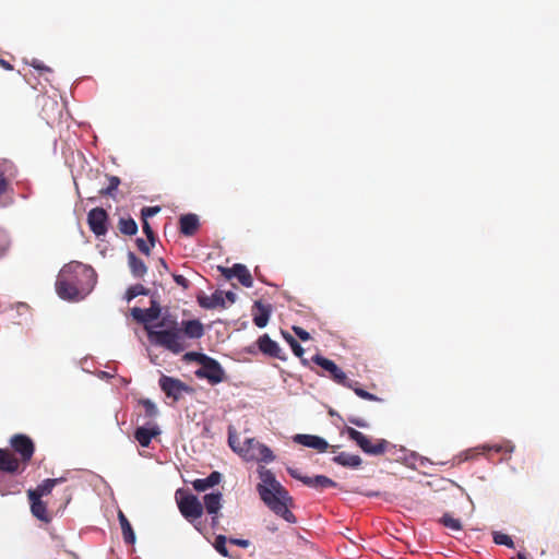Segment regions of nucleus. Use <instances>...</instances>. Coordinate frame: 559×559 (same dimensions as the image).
Instances as JSON below:
<instances>
[{
	"label": "nucleus",
	"mask_w": 559,
	"mask_h": 559,
	"mask_svg": "<svg viewBox=\"0 0 559 559\" xmlns=\"http://www.w3.org/2000/svg\"><path fill=\"white\" fill-rule=\"evenodd\" d=\"M204 335V326L201 321L185 320L180 324L173 321L170 329L148 331V338L157 345L165 347L174 354L185 350L183 338L199 340Z\"/></svg>",
	"instance_id": "3"
},
{
	"label": "nucleus",
	"mask_w": 559,
	"mask_h": 559,
	"mask_svg": "<svg viewBox=\"0 0 559 559\" xmlns=\"http://www.w3.org/2000/svg\"><path fill=\"white\" fill-rule=\"evenodd\" d=\"M118 520L122 531V537L126 544L133 545L135 543V534L133 528L122 511L118 512Z\"/></svg>",
	"instance_id": "28"
},
{
	"label": "nucleus",
	"mask_w": 559,
	"mask_h": 559,
	"mask_svg": "<svg viewBox=\"0 0 559 559\" xmlns=\"http://www.w3.org/2000/svg\"><path fill=\"white\" fill-rule=\"evenodd\" d=\"M180 490L176 492L177 503L182 516L190 523H194L195 520L200 519L203 514V506L194 495H186L178 498Z\"/></svg>",
	"instance_id": "7"
},
{
	"label": "nucleus",
	"mask_w": 559,
	"mask_h": 559,
	"mask_svg": "<svg viewBox=\"0 0 559 559\" xmlns=\"http://www.w3.org/2000/svg\"><path fill=\"white\" fill-rule=\"evenodd\" d=\"M195 377L206 379L212 385L226 380V373L221 364L209 356H202L201 367L195 371Z\"/></svg>",
	"instance_id": "5"
},
{
	"label": "nucleus",
	"mask_w": 559,
	"mask_h": 559,
	"mask_svg": "<svg viewBox=\"0 0 559 559\" xmlns=\"http://www.w3.org/2000/svg\"><path fill=\"white\" fill-rule=\"evenodd\" d=\"M158 384L166 396L171 397L175 402L179 401L183 393L192 391L191 388L181 380L165 374L159 378Z\"/></svg>",
	"instance_id": "10"
},
{
	"label": "nucleus",
	"mask_w": 559,
	"mask_h": 559,
	"mask_svg": "<svg viewBox=\"0 0 559 559\" xmlns=\"http://www.w3.org/2000/svg\"><path fill=\"white\" fill-rule=\"evenodd\" d=\"M228 300V302L234 304L236 301V294L233 292L224 293V301Z\"/></svg>",
	"instance_id": "52"
},
{
	"label": "nucleus",
	"mask_w": 559,
	"mask_h": 559,
	"mask_svg": "<svg viewBox=\"0 0 559 559\" xmlns=\"http://www.w3.org/2000/svg\"><path fill=\"white\" fill-rule=\"evenodd\" d=\"M87 224L96 237L105 236L108 231V214L103 207H94L87 214Z\"/></svg>",
	"instance_id": "12"
},
{
	"label": "nucleus",
	"mask_w": 559,
	"mask_h": 559,
	"mask_svg": "<svg viewBox=\"0 0 559 559\" xmlns=\"http://www.w3.org/2000/svg\"><path fill=\"white\" fill-rule=\"evenodd\" d=\"M204 508L209 514H212V525L215 526L217 524V513L222 508V493L221 492H212L207 493L203 498Z\"/></svg>",
	"instance_id": "20"
},
{
	"label": "nucleus",
	"mask_w": 559,
	"mask_h": 559,
	"mask_svg": "<svg viewBox=\"0 0 559 559\" xmlns=\"http://www.w3.org/2000/svg\"><path fill=\"white\" fill-rule=\"evenodd\" d=\"M29 66L33 67L34 69L40 71V72H48V73H51L52 70L45 66L40 60L38 59H33L31 62H29Z\"/></svg>",
	"instance_id": "43"
},
{
	"label": "nucleus",
	"mask_w": 559,
	"mask_h": 559,
	"mask_svg": "<svg viewBox=\"0 0 559 559\" xmlns=\"http://www.w3.org/2000/svg\"><path fill=\"white\" fill-rule=\"evenodd\" d=\"M513 445L511 443H507V444H485L483 447H480V449L483 450V452L485 451H495L497 453H500V452H512L513 451ZM476 450H479V448H477Z\"/></svg>",
	"instance_id": "36"
},
{
	"label": "nucleus",
	"mask_w": 559,
	"mask_h": 559,
	"mask_svg": "<svg viewBox=\"0 0 559 559\" xmlns=\"http://www.w3.org/2000/svg\"><path fill=\"white\" fill-rule=\"evenodd\" d=\"M31 502V511L35 518L38 520L49 523L51 521V516L47 511L46 503L41 501V498L28 497Z\"/></svg>",
	"instance_id": "24"
},
{
	"label": "nucleus",
	"mask_w": 559,
	"mask_h": 559,
	"mask_svg": "<svg viewBox=\"0 0 559 559\" xmlns=\"http://www.w3.org/2000/svg\"><path fill=\"white\" fill-rule=\"evenodd\" d=\"M64 480L63 477H60V478H48V479H45L41 484H39L35 489H29L27 491V496L28 497H37V498H41L44 496H47L49 495L53 487L57 485V484H60Z\"/></svg>",
	"instance_id": "23"
},
{
	"label": "nucleus",
	"mask_w": 559,
	"mask_h": 559,
	"mask_svg": "<svg viewBox=\"0 0 559 559\" xmlns=\"http://www.w3.org/2000/svg\"><path fill=\"white\" fill-rule=\"evenodd\" d=\"M258 450V455H251V461L270 463L274 460L272 450L265 444H262Z\"/></svg>",
	"instance_id": "31"
},
{
	"label": "nucleus",
	"mask_w": 559,
	"mask_h": 559,
	"mask_svg": "<svg viewBox=\"0 0 559 559\" xmlns=\"http://www.w3.org/2000/svg\"><path fill=\"white\" fill-rule=\"evenodd\" d=\"M222 273L227 280H230L231 277H237L238 281L245 286V287H252L253 285V278L248 271V269L243 264H234L233 267H219Z\"/></svg>",
	"instance_id": "16"
},
{
	"label": "nucleus",
	"mask_w": 559,
	"mask_h": 559,
	"mask_svg": "<svg viewBox=\"0 0 559 559\" xmlns=\"http://www.w3.org/2000/svg\"><path fill=\"white\" fill-rule=\"evenodd\" d=\"M198 304L204 309L225 308L224 292L216 290L211 296L200 295L198 296Z\"/></svg>",
	"instance_id": "21"
},
{
	"label": "nucleus",
	"mask_w": 559,
	"mask_h": 559,
	"mask_svg": "<svg viewBox=\"0 0 559 559\" xmlns=\"http://www.w3.org/2000/svg\"><path fill=\"white\" fill-rule=\"evenodd\" d=\"M222 480V474L219 472H212L206 478L194 479L191 484L194 490L202 492L216 485Z\"/></svg>",
	"instance_id": "22"
},
{
	"label": "nucleus",
	"mask_w": 559,
	"mask_h": 559,
	"mask_svg": "<svg viewBox=\"0 0 559 559\" xmlns=\"http://www.w3.org/2000/svg\"><path fill=\"white\" fill-rule=\"evenodd\" d=\"M10 444L13 451L20 455L21 467L26 466V464L32 460L35 452V444L33 440L22 433H17L11 437Z\"/></svg>",
	"instance_id": "8"
},
{
	"label": "nucleus",
	"mask_w": 559,
	"mask_h": 559,
	"mask_svg": "<svg viewBox=\"0 0 559 559\" xmlns=\"http://www.w3.org/2000/svg\"><path fill=\"white\" fill-rule=\"evenodd\" d=\"M195 530L201 531L199 524H194Z\"/></svg>",
	"instance_id": "57"
},
{
	"label": "nucleus",
	"mask_w": 559,
	"mask_h": 559,
	"mask_svg": "<svg viewBox=\"0 0 559 559\" xmlns=\"http://www.w3.org/2000/svg\"><path fill=\"white\" fill-rule=\"evenodd\" d=\"M348 421L357 427H360V428H367L368 427V424L366 420H364L362 418H358V417H349L348 418Z\"/></svg>",
	"instance_id": "49"
},
{
	"label": "nucleus",
	"mask_w": 559,
	"mask_h": 559,
	"mask_svg": "<svg viewBox=\"0 0 559 559\" xmlns=\"http://www.w3.org/2000/svg\"><path fill=\"white\" fill-rule=\"evenodd\" d=\"M226 542H227V538L224 535H218L215 538L214 547L219 555H222L224 557H229V552L226 547Z\"/></svg>",
	"instance_id": "37"
},
{
	"label": "nucleus",
	"mask_w": 559,
	"mask_h": 559,
	"mask_svg": "<svg viewBox=\"0 0 559 559\" xmlns=\"http://www.w3.org/2000/svg\"><path fill=\"white\" fill-rule=\"evenodd\" d=\"M345 432L347 433L348 438L355 441L357 445L367 454L381 455L388 449L389 442L385 439H378L374 443H372L367 436L352 427H346Z\"/></svg>",
	"instance_id": "4"
},
{
	"label": "nucleus",
	"mask_w": 559,
	"mask_h": 559,
	"mask_svg": "<svg viewBox=\"0 0 559 559\" xmlns=\"http://www.w3.org/2000/svg\"><path fill=\"white\" fill-rule=\"evenodd\" d=\"M258 347L264 355L277 358L280 360H286V355L280 345L273 341L267 334H263L257 341Z\"/></svg>",
	"instance_id": "15"
},
{
	"label": "nucleus",
	"mask_w": 559,
	"mask_h": 559,
	"mask_svg": "<svg viewBox=\"0 0 559 559\" xmlns=\"http://www.w3.org/2000/svg\"><path fill=\"white\" fill-rule=\"evenodd\" d=\"M180 233L185 236H192L199 228V219L195 214L182 215L179 219Z\"/></svg>",
	"instance_id": "26"
},
{
	"label": "nucleus",
	"mask_w": 559,
	"mask_h": 559,
	"mask_svg": "<svg viewBox=\"0 0 559 559\" xmlns=\"http://www.w3.org/2000/svg\"><path fill=\"white\" fill-rule=\"evenodd\" d=\"M118 228L121 234L132 236L138 231V225L135 221L131 217L129 218H120L118 223Z\"/></svg>",
	"instance_id": "30"
},
{
	"label": "nucleus",
	"mask_w": 559,
	"mask_h": 559,
	"mask_svg": "<svg viewBox=\"0 0 559 559\" xmlns=\"http://www.w3.org/2000/svg\"><path fill=\"white\" fill-rule=\"evenodd\" d=\"M259 478L261 481L257 485V491L264 504L288 523H296V516L289 510V507L293 504V498L276 479L273 472L265 467H260Z\"/></svg>",
	"instance_id": "2"
},
{
	"label": "nucleus",
	"mask_w": 559,
	"mask_h": 559,
	"mask_svg": "<svg viewBox=\"0 0 559 559\" xmlns=\"http://www.w3.org/2000/svg\"><path fill=\"white\" fill-rule=\"evenodd\" d=\"M131 316L136 322L142 323V324H147L148 322H152L159 318V316H160L159 304L156 300H151V307L147 309H141V308L134 307L131 309ZM145 329L147 330V332L150 331L147 325H145Z\"/></svg>",
	"instance_id": "14"
},
{
	"label": "nucleus",
	"mask_w": 559,
	"mask_h": 559,
	"mask_svg": "<svg viewBox=\"0 0 559 559\" xmlns=\"http://www.w3.org/2000/svg\"><path fill=\"white\" fill-rule=\"evenodd\" d=\"M19 491H20V489H19V484L17 483H13L10 488H1L0 487V493L1 495L15 493V492H19Z\"/></svg>",
	"instance_id": "50"
},
{
	"label": "nucleus",
	"mask_w": 559,
	"mask_h": 559,
	"mask_svg": "<svg viewBox=\"0 0 559 559\" xmlns=\"http://www.w3.org/2000/svg\"><path fill=\"white\" fill-rule=\"evenodd\" d=\"M294 441L304 447L316 449L319 452H325L330 448L323 438L314 435H296Z\"/></svg>",
	"instance_id": "18"
},
{
	"label": "nucleus",
	"mask_w": 559,
	"mask_h": 559,
	"mask_svg": "<svg viewBox=\"0 0 559 559\" xmlns=\"http://www.w3.org/2000/svg\"><path fill=\"white\" fill-rule=\"evenodd\" d=\"M440 523L451 531H461L463 528L462 523L459 519L445 513L440 519Z\"/></svg>",
	"instance_id": "32"
},
{
	"label": "nucleus",
	"mask_w": 559,
	"mask_h": 559,
	"mask_svg": "<svg viewBox=\"0 0 559 559\" xmlns=\"http://www.w3.org/2000/svg\"><path fill=\"white\" fill-rule=\"evenodd\" d=\"M312 361L328 372L321 373V376H328L335 383L346 388H353V381L349 380L346 373L331 359L323 357L322 355H314Z\"/></svg>",
	"instance_id": "6"
},
{
	"label": "nucleus",
	"mask_w": 559,
	"mask_h": 559,
	"mask_svg": "<svg viewBox=\"0 0 559 559\" xmlns=\"http://www.w3.org/2000/svg\"><path fill=\"white\" fill-rule=\"evenodd\" d=\"M331 448H332V452H335L336 447L332 445Z\"/></svg>",
	"instance_id": "58"
},
{
	"label": "nucleus",
	"mask_w": 559,
	"mask_h": 559,
	"mask_svg": "<svg viewBox=\"0 0 559 559\" xmlns=\"http://www.w3.org/2000/svg\"><path fill=\"white\" fill-rule=\"evenodd\" d=\"M148 289H146L141 284H135L133 286H130L126 293V298L128 301L132 300L133 298L140 296V295H147Z\"/></svg>",
	"instance_id": "34"
},
{
	"label": "nucleus",
	"mask_w": 559,
	"mask_h": 559,
	"mask_svg": "<svg viewBox=\"0 0 559 559\" xmlns=\"http://www.w3.org/2000/svg\"><path fill=\"white\" fill-rule=\"evenodd\" d=\"M142 228H143V231L146 235L147 240L151 243V246H154L155 245V234H154L148 221H142Z\"/></svg>",
	"instance_id": "42"
},
{
	"label": "nucleus",
	"mask_w": 559,
	"mask_h": 559,
	"mask_svg": "<svg viewBox=\"0 0 559 559\" xmlns=\"http://www.w3.org/2000/svg\"><path fill=\"white\" fill-rule=\"evenodd\" d=\"M202 356H206L205 354H201V353H195V352H190V353H187L185 355V358L187 360H194V361H198L199 364L202 362Z\"/></svg>",
	"instance_id": "47"
},
{
	"label": "nucleus",
	"mask_w": 559,
	"mask_h": 559,
	"mask_svg": "<svg viewBox=\"0 0 559 559\" xmlns=\"http://www.w3.org/2000/svg\"><path fill=\"white\" fill-rule=\"evenodd\" d=\"M228 443L230 448L241 454L246 460H251V455H258L259 448L263 444L254 438H245L242 442L238 441V437L229 432Z\"/></svg>",
	"instance_id": "11"
},
{
	"label": "nucleus",
	"mask_w": 559,
	"mask_h": 559,
	"mask_svg": "<svg viewBox=\"0 0 559 559\" xmlns=\"http://www.w3.org/2000/svg\"><path fill=\"white\" fill-rule=\"evenodd\" d=\"M0 67L3 68L7 71L13 70V66L9 61H7V60H4L2 58H0Z\"/></svg>",
	"instance_id": "54"
},
{
	"label": "nucleus",
	"mask_w": 559,
	"mask_h": 559,
	"mask_svg": "<svg viewBox=\"0 0 559 559\" xmlns=\"http://www.w3.org/2000/svg\"><path fill=\"white\" fill-rule=\"evenodd\" d=\"M358 382L353 381V388H350L359 397L368 401H378L379 399L372 394L367 392L366 390L357 386Z\"/></svg>",
	"instance_id": "40"
},
{
	"label": "nucleus",
	"mask_w": 559,
	"mask_h": 559,
	"mask_svg": "<svg viewBox=\"0 0 559 559\" xmlns=\"http://www.w3.org/2000/svg\"><path fill=\"white\" fill-rule=\"evenodd\" d=\"M160 211L159 206H144L141 210V218L142 221H147L148 217L156 215Z\"/></svg>",
	"instance_id": "41"
},
{
	"label": "nucleus",
	"mask_w": 559,
	"mask_h": 559,
	"mask_svg": "<svg viewBox=\"0 0 559 559\" xmlns=\"http://www.w3.org/2000/svg\"><path fill=\"white\" fill-rule=\"evenodd\" d=\"M271 305H265L262 301H254L252 307L253 322L258 328H264L271 316Z\"/></svg>",
	"instance_id": "19"
},
{
	"label": "nucleus",
	"mask_w": 559,
	"mask_h": 559,
	"mask_svg": "<svg viewBox=\"0 0 559 559\" xmlns=\"http://www.w3.org/2000/svg\"><path fill=\"white\" fill-rule=\"evenodd\" d=\"M140 403L144 407L145 415L147 417L154 418L157 416L158 409H157L156 405L151 400L145 399V400H142Z\"/></svg>",
	"instance_id": "38"
},
{
	"label": "nucleus",
	"mask_w": 559,
	"mask_h": 559,
	"mask_svg": "<svg viewBox=\"0 0 559 559\" xmlns=\"http://www.w3.org/2000/svg\"><path fill=\"white\" fill-rule=\"evenodd\" d=\"M71 556L73 557V559H79L78 555L71 552Z\"/></svg>",
	"instance_id": "56"
},
{
	"label": "nucleus",
	"mask_w": 559,
	"mask_h": 559,
	"mask_svg": "<svg viewBox=\"0 0 559 559\" xmlns=\"http://www.w3.org/2000/svg\"><path fill=\"white\" fill-rule=\"evenodd\" d=\"M95 284L96 273L92 266L71 261L59 271L55 287L61 299L79 301L93 290Z\"/></svg>",
	"instance_id": "1"
},
{
	"label": "nucleus",
	"mask_w": 559,
	"mask_h": 559,
	"mask_svg": "<svg viewBox=\"0 0 559 559\" xmlns=\"http://www.w3.org/2000/svg\"><path fill=\"white\" fill-rule=\"evenodd\" d=\"M293 331L301 341L310 340V334L300 326H293Z\"/></svg>",
	"instance_id": "46"
},
{
	"label": "nucleus",
	"mask_w": 559,
	"mask_h": 559,
	"mask_svg": "<svg viewBox=\"0 0 559 559\" xmlns=\"http://www.w3.org/2000/svg\"><path fill=\"white\" fill-rule=\"evenodd\" d=\"M516 558H518V559H527V558H526V556H525L524 554H521V552H519V554L516 555Z\"/></svg>",
	"instance_id": "55"
},
{
	"label": "nucleus",
	"mask_w": 559,
	"mask_h": 559,
	"mask_svg": "<svg viewBox=\"0 0 559 559\" xmlns=\"http://www.w3.org/2000/svg\"><path fill=\"white\" fill-rule=\"evenodd\" d=\"M128 264L132 275L136 278L143 277L147 272V267L143 260L138 258L133 252L128 253Z\"/></svg>",
	"instance_id": "27"
},
{
	"label": "nucleus",
	"mask_w": 559,
	"mask_h": 559,
	"mask_svg": "<svg viewBox=\"0 0 559 559\" xmlns=\"http://www.w3.org/2000/svg\"><path fill=\"white\" fill-rule=\"evenodd\" d=\"M228 542L231 545H236L242 548H247L250 546V542L248 539H241V538H229Z\"/></svg>",
	"instance_id": "48"
},
{
	"label": "nucleus",
	"mask_w": 559,
	"mask_h": 559,
	"mask_svg": "<svg viewBox=\"0 0 559 559\" xmlns=\"http://www.w3.org/2000/svg\"><path fill=\"white\" fill-rule=\"evenodd\" d=\"M109 185L99 190L100 195H112L120 185V178L117 176H107Z\"/></svg>",
	"instance_id": "33"
},
{
	"label": "nucleus",
	"mask_w": 559,
	"mask_h": 559,
	"mask_svg": "<svg viewBox=\"0 0 559 559\" xmlns=\"http://www.w3.org/2000/svg\"><path fill=\"white\" fill-rule=\"evenodd\" d=\"M157 267H158V272L159 273H162L163 271H168V265H167L166 261L163 258L158 259V266Z\"/></svg>",
	"instance_id": "53"
},
{
	"label": "nucleus",
	"mask_w": 559,
	"mask_h": 559,
	"mask_svg": "<svg viewBox=\"0 0 559 559\" xmlns=\"http://www.w3.org/2000/svg\"><path fill=\"white\" fill-rule=\"evenodd\" d=\"M287 472L293 478L300 480L305 486L314 488L320 491L328 489V488H336L337 487L336 481H334L333 479H331L330 477L324 476V475H316L313 477L304 476L299 472V469L292 468V467H287Z\"/></svg>",
	"instance_id": "9"
},
{
	"label": "nucleus",
	"mask_w": 559,
	"mask_h": 559,
	"mask_svg": "<svg viewBox=\"0 0 559 559\" xmlns=\"http://www.w3.org/2000/svg\"><path fill=\"white\" fill-rule=\"evenodd\" d=\"M173 321H177L176 319H169L167 317L163 318L162 321L157 323V326H166L167 329H170Z\"/></svg>",
	"instance_id": "51"
},
{
	"label": "nucleus",
	"mask_w": 559,
	"mask_h": 559,
	"mask_svg": "<svg viewBox=\"0 0 559 559\" xmlns=\"http://www.w3.org/2000/svg\"><path fill=\"white\" fill-rule=\"evenodd\" d=\"M492 538H493L495 544H497V545H503L509 548H514V543H513L512 538L507 534H503L501 532H493Z\"/></svg>",
	"instance_id": "35"
},
{
	"label": "nucleus",
	"mask_w": 559,
	"mask_h": 559,
	"mask_svg": "<svg viewBox=\"0 0 559 559\" xmlns=\"http://www.w3.org/2000/svg\"><path fill=\"white\" fill-rule=\"evenodd\" d=\"M0 471L10 474L22 473L24 466L21 467L19 459L9 450L0 449Z\"/></svg>",
	"instance_id": "17"
},
{
	"label": "nucleus",
	"mask_w": 559,
	"mask_h": 559,
	"mask_svg": "<svg viewBox=\"0 0 559 559\" xmlns=\"http://www.w3.org/2000/svg\"><path fill=\"white\" fill-rule=\"evenodd\" d=\"M17 176V168L9 159H0V198L12 193L13 189L10 182Z\"/></svg>",
	"instance_id": "13"
},
{
	"label": "nucleus",
	"mask_w": 559,
	"mask_h": 559,
	"mask_svg": "<svg viewBox=\"0 0 559 559\" xmlns=\"http://www.w3.org/2000/svg\"><path fill=\"white\" fill-rule=\"evenodd\" d=\"M333 461L345 467H359L362 463V460L359 455L349 454L346 452H342L338 455L333 457Z\"/></svg>",
	"instance_id": "29"
},
{
	"label": "nucleus",
	"mask_w": 559,
	"mask_h": 559,
	"mask_svg": "<svg viewBox=\"0 0 559 559\" xmlns=\"http://www.w3.org/2000/svg\"><path fill=\"white\" fill-rule=\"evenodd\" d=\"M173 278L176 282V284L181 286L183 289H188L189 288L190 282L183 275L173 274Z\"/></svg>",
	"instance_id": "45"
},
{
	"label": "nucleus",
	"mask_w": 559,
	"mask_h": 559,
	"mask_svg": "<svg viewBox=\"0 0 559 559\" xmlns=\"http://www.w3.org/2000/svg\"><path fill=\"white\" fill-rule=\"evenodd\" d=\"M136 247H138V249H139L142 253H144V254H146V255H148V254H150V252H151V243L148 245V243H147L144 239H142V238H138V239H136Z\"/></svg>",
	"instance_id": "44"
},
{
	"label": "nucleus",
	"mask_w": 559,
	"mask_h": 559,
	"mask_svg": "<svg viewBox=\"0 0 559 559\" xmlns=\"http://www.w3.org/2000/svg\"><path fill=\"white\" fill-rule=\"evenodd\" d=\"M159 432L160 431L157 426H154L152 428L139 427L134 431V438L141 444V447L147 448L152 439L159 435Z\"/></svg>",
	"instance_id": "25"
},
{
	"label": "nucleus",
	"mask_w": 559,
	"mask_h": 559,
	"mask_svg": "<svg viewBox=\"0 0 559 559\" xmlns=\"http://www.w3.org/2000/svg\"><path fill=\"white\" fill-rule=\"evenodd\" d=\"M285 338L287 341V343L289 344L293 353L302 359V355H304V348L301 347V345L289 334L285 335Z\"/></svg>",
	"instance_id": "39"
}]
</instances>
